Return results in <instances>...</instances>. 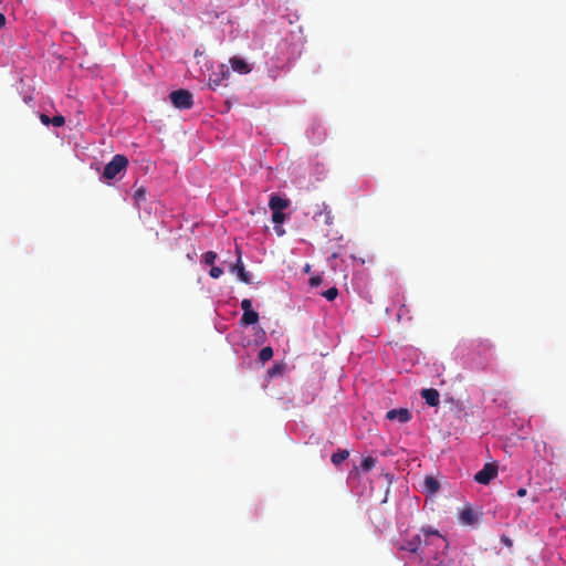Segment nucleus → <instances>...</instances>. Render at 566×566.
<instances>
[{
  "mask_svg": "<svg viewBox=\"0 0 566 566\" xmlns=\"http://www.w3.org/2000/svg\"><path fill=\"white\" fill-rule=\"evenodd\" d=\"M444 538L439 534L438 531H423V534L413 535L410 539H407L400 548L410 553L418 554L423 557L426 555L424 547L429 545L443 544Z\"/></svg>",
  "mask_w": 566,
  "mask_h": 566,
  "instance_id": "1",
  "label": "nucleus"
},
{
  "mask_svg": "<svg viewBox=\"0 0 566 566\" xmlns=\"http://www.w3.org/2000/svg\"><path fill=\"white\" fill-rule=\"evenodd\" d=\"M128 166V159L124 155H115L105 166L103 177L107 180L115 179L124 172Z\"/></svg>",
  "mask_w": 566,
  "mask_h": 566,
  "instance_id": "2",
  "label": "nucleus"
},
{
  "mask_svg": "<svg viewBox=\"0 0 566 566\" xmlns=\"http://www.w3.org/2000/svg\"><path fill=\"white\" fill-rule=\"evenodd\" d=\"M235 254H237V261H235V263L229 264V268H228L229 272L237 274L238 279L241 282H243L245 284H251L252 283L251 274H250V272H248L245 270V266L242 262L241 250L238 245L235 247Z\"/></svg>",
  "mask_w": 566,
  "mask_h": 566,
  "instance_id": "3",
  "label": "nucleus"
},
{
  "mask_svg": "<svg viewBox=\"0 0 566 566\" xmlns=\"http://www.w3.org/2000/svg\"><path fill=\"white\" fill-rule=\"evenodd\" d=\"M172 105L180 109H189L193 105L192 94L187 90H177L169 95Z\"/></svg>",
  "mask_w": 566,
  "mask_h": 566,
  "instance_id": "4",
  "label": "nucleus"
},
{
  "mask_svg": "<svg viewBox=\"0 0 566 566\" xmlns=\"http://www.w3.org/2000/svg\"><path fill=\"white\" fill-rule=\"evenodd\" d=\"M497 464L494 462L485 463L483 469L480 470L475 475L474 480L480 484H489L497 475Z\"/></svg>",
  "mask_w": 566,
  "mask_h": 566,
  "instance_id": "5",
  "label": "nucleus"
},
{
  "mask_svg": "<svg viewBox=\"0 0 566 566\" xmlns=\"http://www.w3.org/2000/svg\"><path fill=\"white\" fill-rule=\"evenodd\" d=\"M480 515L481 513L476 512L472 506L465 505L459 512V520L461 524L472 526L479 522Z\"/></svg>",
  "mask_w": 566,
  "mask_h": 566,
  "instance_id": "6",
  "label": "nucleus"
},
{
  "mask_svg": "<svg viewBox=\"0 0 566 566\" xmlns=\"http://www.w3.org/2000/svg\"><path fill=\"white\" fill-rule=\"evenodd\" d=\"M313 219L316 221L323 220L325 224L329 226L333 223L334 218L327 205L323 202L321 206H317V210L313 213Z\"/></svg>",
  "mask_w": 566,
  "mask_h": 566,
  "instance_id": "7",
  "label": "nucleus"
},
{
  "mask_svg": "<svg viewBox=\"0 0 566 566\" xmlns=\"http://www.w3.org/2000/svg\"><path fill=\"white\" fill-rule=\"evenodd\" d=\"M387 419L395 420L397 419L399 422L405 423L408 422L411 418V413L406 408L400 409H391L386 415Z\"/></svg>",
  "mask_w": 566,
  "mask_h": 566,
  "instance_id": "8",
  "label": "nucleus"
},
{
  "mask_svg": "<svg viewBox=\"0 0 566 566\" xmlns=\"http://www.w3.org/2000/svg\"><path fill=\"white\" fill-rule=\"evenodd\" d=\"M229 62L232 70L239 74H248L252 70V67L239 56H232Z\"/></svg>",
  "mask_w": 566,
  "mask_h": 566,
  "instance_id": "9",
  "label": "nucleus"
},
{
  "mask_svg": "<svg viewBox=\"0 0 566 566\" xmlns=\"http://www.w3.org/2000/svg\"><path fill=\"white\" fill-rule=\"evenodd\" d=\"M421 397L430 407H437L440 402V395L437 389L427 388L421 390Z\"/></svg>",
  "mask_w": 566,
  "mask_h": 566,
  "instance_id": "10",
  "label": "nucleus"
},
{
  "mask_svg": "<svg viewBox=\"0 0 566 566\" xmlns=\"http://www.w3.org/2000/svg\"><path fill=\"white\" fill-rule=\"evenodd\" d=\"M290 205V201L285 198H282L277 195H272L269 201V207L272 211H283L285 208H287Z\"/></svg>",
  "mask_w": 566,
  "mask_h": 566,
  "instance_id": "11",
  "label": "nucleus"
},
{
  "mask_svg": "<svg viewBox=\"0 0 566 566\" xmlns=\"http://www.w3.org/2000/svg\"><path fill=\"white\" fill-rule=\"evenodd\" d=\"M285 213L283 211H272V222L275 224V231L279 235H283L285 233L284 229L279 227L285 221Z\"/></svg>",
  "mask_w": 566,
  "mask_h": 566,
  "instance_id": "12",
  "label": "nucleus"
},
{
  "mask_svg": "<svg viewBox=\"0 0 566 566\" xmlns=\"http://www.w3.org/2000/svg\"><path fill=\"white\" fill-rule=\"evenodd\" d=\"M258 321H259V314L253 310L244 312L241 317V322L244 325H252V324H255Z\"/></svg>",
  "mask_w": 566,
  "mask_h": 566,
  "instance_id": "13",
  "label": "nucleus"
},
{
  "mask_svg": "<svg viewBox=\"0 0 566 566\" xmlns=\"http://www.w3.org/2000/svg\"><path fill=\"white\" fill-rule=\"evenodd\" d=\"M348 457L349 452L347 450H338L337 452L332 454L331 461L333 462V464L338 465Z\"/></svg>",
  "mask_w": 566,
  "mask_h": 566,
  "instance_id": "14",
  "label": "nucleus"
},
{
  "mask_svg": "<svg viewBox=\"0 0 566 566\" xmlns=\"http://www.w3.org/2000/svg\"><path fill=\"white\" fill-rule=\"evenodd\" d=\"M424 486L430 493H436L439 490L440 484L433 476H426Z\"/></svg>",
  "mask_w": 566,
  "mask_h": 566,
  "instance_id": "15",
  "label": "nucleus"
},
{
  "mask_svg": "<svg viewBox=\"0 0 566 566\" xmlns=\"http://www.w3.org/2000/svg\"><path fill=\"white\" fill-rule=\"evenodd\" d=\"M285 368H286V365L284 363L275 364L273 367H271L268 370V376L270 378H274L276 376H281L284 373Z\"/></svg>",
  "mask_w": 566,
  "mask_h": 566,
  "instance_id": "16",
  "label": "nucleus"
},
{
  "mask_svg": "<svg viewBox=\"0 0 566 566\" xmlns=\"http://www.w3.org/2000/svg\"><path fill=\"white\" fill-rule=\"evenodd\" d=\"M217 259L218 254L213 251H208L202 255V262L209 266H213Z\"/></svg>",
  "mask_w": 566,
  "mask_h": 566,
  "instance_id": "17",
  "label": "nucleus"
},
{
  "mask_svg": "<svg viewBox=\"0 0 566 566\" xmlns=\"http://www.w3.org/2000/svg\"><path fill=\"white\" fill-rule=\"evenodd\" d=\"M376 464V459L373 457H366L361 461V468L365 471L371 470Z\"/></svg>",
  "mask_w": 566,
  "mask_h": 566,
  "instance_id": "18",
  "label": "nucleus"
},
{
  "mask_svg": "<svg viewBox=\"0 0 566 566\" xmlns=\"http://www.w3.org/2000/svg\"><path fill=\"white\" fill-rule=\"evenodd\" d=\"M146 188L145 187H139L135 190L134 192V199L137 203H139L140 201H144L146 199Z\"/></svg>",
  "mask_w": 566,
  "mask_h": 566,
  "instance_id": "19",
  "label": "nucleus"
},
{
  "mask_svg": "<svg viewBox=\"0 0 566 566\" xmlns=\"http://www.w3.org/2000/svg\"><path fill=\"white\" fill-rule=\"evenodd\" d=\"M326 300L334 301L338 295V290L336 287H331L322 294Z\"/></svg>",
  "mask_w": 566,
  "mask_h": 566,
  "instance_id": "20",
  "label": "nucleus"
},
{
  "mask_svg": "<svg viewBox=\"0 0 566 566\" xmlns=\"http://www.w3.org/2000/svg\"><path fill=\"white\" fill-rule=\"evenodd\" d=\"M209 274L212 279H219L223 274V269L220 266H211Z\"/></svg>",
  "mask_w": 566,
  "mask_h": 566,
  "instance_id": "21",
  "label": "nucleus"
},
{
  "mask_svg": "<svg viewBox=\"0 0 566 566\" xmlns=\"http://www.w3.org/2000/svg\"><path fill=\"white\" fill-rule=\"evenodd\" d=\"M64 123H65V118L62 115H56V116L52 117V119H51V124L55 127H60V126L64 125Z\"/></svg>",
  "mask_w": 566,
  "mask_h": 566,
  "instance_id": "22",
  "label": "nucleus"
},
{
  "mask_svg": "<svg viewBox=\"0 0 566 566\" xmlns=\"http://www.w3.org/2000/svg\"><path fill=\"white\" fill-rule=\"evenodd\" d=\"M241 308L244 312H248V311H251L252 310V302L251 300L249 298H244L241 301Z\"/></svg>",
  "mask_w": 566,
  "mask_h": 566,
  "instance_id": "23",
  "label": "nucleus"
},
{
  "mask_svg": "<svg viewBox=\"0 0 566 566\" xmlns=\"http://www.w3.org/2000/svg\"><path fill=\"white\" fill-rule=\"evenodd\" d=\"M322 281H323V279L319 275L312 276L310 279V285L312 287H316V286H318L322 283Z\"/></svg>",
  "mask_w": 566,
  "mask_h": 566,
  "instance_id": "24",
  "label": "nucleus"
},
{
  "mask_svg": "<svg viewBox=\"0 0 566 566\" xmlns=\"http://www.w3.org/2000/svg\"><path fill=\"white\" fill-rule=\"evenodd\" d=\"M51 119H52V118H50L46 114H41V115H40V120H41V123H42V124H44V125H49V124H51Z\"/></svg>",
  "mask_w": 566,
  "mask_h": 566,
  "instance_id": "25",
  "label": "nucleus"
},
{
  "mask_svg": "<svg viewBox=\"0 0 566 566\" xmlns=\"http://www.w3.org/2000/svg\"><path fill=\"white\" fill-rule=\"evenodd\" d=\"M259 354H273V349L270 346H265L259 352Z\"/></svg>",
  "mask_w": 566,
  "mask_h": 566,
  "instance_id": "26",
  "label": "nucleus"
},
{
  "mask_svg": "<svg viewBox=\"0 0 566 566\" xmlns=\"http://www.w3.org/2000/svg\"><path fill=\"white\" fill-rule=\"evenodd\" d=\"M526 492H527L526 489L521 488V489L517 490L516 495L522 497V496L526 495Z\"/></svg>",
  "mask_w": 566,
  "mask_h": 566,
  "instance_id": "27",
  "label": "nucleus"
},
{
  "mask_svg": "<svg viewBox=\"0 0 566 566\" xmlns=\"http://www.w3.org/2000/svg\"><path fill=\"white\" fill-rule=\"evenodd\" d=\"M260 357V360H261V364L264 365L265 361H268L269 359H271L273 356H259Z\"/></svg>",
  "mask_w": 566,
  "mask_h": 566,
  "instance_id": "28",
  "label": "nucleus"
},
{
  "mask_svg": "<svg viewBox=\"0 0 566 566\" xmlns=\"http://www.w3.org/2000/svg\"><path fill=\"white\" fill-rule=\"evenodd\" d=\"M6 24V17L0 13V29Z\"/></svg>",
  "mask_w": 566,
  "mask_h": 566,
  "instance_id": "29",
  "label": "nucleus"
},
{
  "mask_svg": "<svg viewBox=\"0 0 566 566\" xmlns=\"http://www.w3.org/2000/svg\"><path fill=\"white\" fill-rule=\"evenodd\" d=\"M305 271H306V272H308V271H310V265H306Z\"/></svg>",
  "mask_w": 566,
  "mask_h": 566,
  "instance_id": "30",
  "label": "nucleus"
}]
</instances>
